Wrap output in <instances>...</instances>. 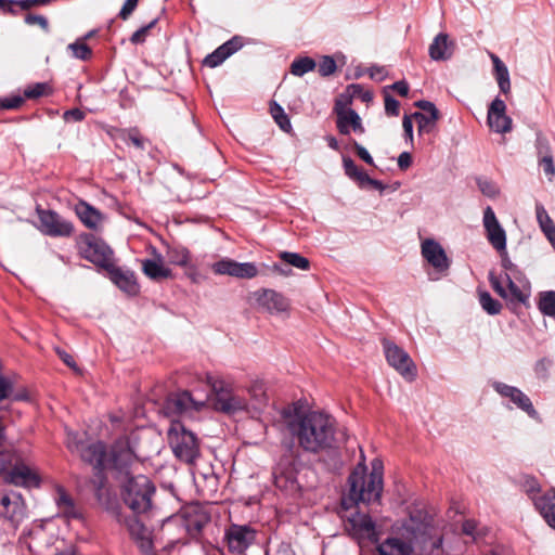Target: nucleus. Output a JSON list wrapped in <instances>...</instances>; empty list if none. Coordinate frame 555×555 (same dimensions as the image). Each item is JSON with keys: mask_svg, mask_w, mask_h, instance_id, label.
<instances>
[{"mask_svg": "<svg viewBox=\"0 0 555 555\" xmlns=\"http://www.w3.org/2000/svg\"><path fill=\"white\" fill-rule=\"evenodd\" d=\"M365 457L350 473L348 477L349 490L341 499V518L349 535L359 544L366 542L376 543L378 531L376 525L369 514L358 512L359 503L370 504L380 499L383 492V463L380 460H373L372 472L367 474Z\"/></svg>", "mask_w": 555, "mask_h": 555, "instance_id": "f257e3e1", "label": "nucleus"}, {"mask_svg": "<svg viewBox=\"0 0 555 555\" xmlns=\"http://www.w3.org/2000/svg\"><path fill=\"white\" fill-rule=\"evenodd\" d=\"M286 429L304 452L318 454L336 446V421L327 413L309 411L286 421Z\"/></svg>", "mask_w": 555, "mask_h": 555, "instance_id": "f03ea898", "label": "nucleus"}, {"mask_svg": "<svg viewBox=\"0 0 555 555\" xmlns=\"http://www.w3.org/2000/svg\"><path fill=\"white\" fill-rule=\"evenodd\" d=\"M502 256V267L505 272L496 275L489 273V282L493 291L503 299L517 302H526L529 297L530 284L525 274L514 264L505 251H499Z\"/></svg>", "mask_w": 555, "mask_h": 555, "instance_id": "7ed1b4c3", "label": "nucleus"}, {"mask_svg": "<svg viewBox=\"0 0 555 555\" xmlns=\"http://www.w3.org/2000/svg\"><path fill=\"white\" fill-rule=\"evenodd\" d=\"M5 454L8 469L3 480L7 485L28 490L40 487L41 477L30 448H12Z\"/></svg>", "mask_w": 555, "mask_h": 555, "instance_id": "20e7f679", "label": "nucleus"}, {"mask_svg": "<svg viewBox=\"0 0 555 555\" xmlns=\"http://www.w3.org/2000/svg\"><path fill=\"white\" fill-rule=\"evenodd\" d=\"M156 487L145 475L127 476L120 490L121 500L135 515H144L153 507Z\"/></svg>", "mask_w": 555, "mask_h": 555, "instance_id": "39448f33", "label": "nucleus"}, {"mask_svg": "<svg viewBox=\"0 0 555 555\" xmlns=\"http://www.w3.org/2000/svg\"><path fill=\"white\" fill-rule=\"evenodd\" d=\"M168 443L177 459L192 464L199 456V441L197 436L181 421H171L167 431Z\"/></svg>", "mask_w": 555, "mask_h": 555, "instance_id": "423d86ee", "label": "nucleus"}, {"mask_svg": "<svg viewBox=\"0 0 555 555\" xmlns=\"http://www.w3.org/2000/svg\"><path fill=\"white\" fill-rule=\"evenodd\" d=\"M76 245L83 259L101 269L106 270L114 263L113 249L92 233H81L76 240Z\"/></svg>", "mask_w": 555, "mask_h": 555, "instance_id": "0eeeda50", "label": "nucleus"}, {"mask_svg": "<svg viewBox=\"0 0 555 555\" xmlns=\"http://www.w3.org/2000/svg\"><path fill=\"white\" fill-rule=\"evenodd\" d=\"M382 345L388 364L405 380L413 382L417 376V370L409 353L386 338L382 340Z\"/></svg>", "mask_w": 555, "mask_h": 555, "instance_id": "6e6552de", "label": "nucleus"}, {"mask_svg": "<svg viewBox=\"0 0 555 555\" xmlns=\"http://www.w3.org/2000/svg\"><path fill=\"white\" fill-rule=\"evenodd\" d=\"M27 516V505L23 494L13 489L0 490V518L18 526Z\"/></svg>", "mask_w": 555, "mask_h": 555, "instance_id": "1a4fd4ad", "label": "nucleus"}, {"mask_svg": "<svg viewBox=\"0 0 555 555\" xmlns=\"http://www.w3.org/2000/svg\"><path fill=\"white\" fill-rule=\"evenodd\" d=\"M39 225L38 230L51 237H69L75 231L72 221L62 218L56 211L51 209H36Z\"/></svg>", "mask_w": 555, "mask_h": 555, "instance_id": "9d476101", "label": "nucleus"}, {"mask_svg": "<svg viewBox=\"0 0 555 555\" xmlns=\"http://www.w3.org/2000/svg\"><path fill=\"white\" fill-rule=\"evenodd\" d=\"M137 461V455L131 447L130 439L126 436L119 437L111 446L106 456V467L114 468L127 476L128 468Z\"/></svg>", "mask_w": 555, "mask_h": 555, "instance_id": "9b49d317", "label": "nucleus"}, {"mask_svg": "<svg viewBox=\"0 0 555 555\" xmlns=\"http://www.w3.org/2000/svg\"><path fill=\"white\" fill-rule=\"evenodd\" d=\"M256 530L247 525H231L225 531L229 552L242 555L256 540Z\"/></svg>", "mask_w": 555, "mask_h": 555, "instance_id": "f8f14e48", "label": "nucleus"}, {"mask_svg": "<svg viewBox=\"0 0 555 555\" xmlns=\"http://www.w3.org/2000/svg\"><path fill=\"white\" fill-rule=\"evenodd\" d=\"M182 521L188 534L197 538L210 522V513L204 505L190 504L182 511Z\"/></svg>", "mask_w": 555, "mask_h": 555, "instance_id": "ddd939ff", "label": "nucleus"}, {"mask_svg": "<svg viewBox=\"0 0 555 555\" xmlns=\"http://www.w3.org/2000/svg\"><path fill=\"white\" fill-rule=\"evenodd\" d=\"M204 406L203 401L193 399L189 391H181L171 393L167 397L164 403V412L171 415H192L193 412H198Z\"/></svg>", "mask_w": 555, "mask_h": 555, "instance_id": "4468645a", "label": "nucleus"}, {"mask_svg": "<svg viewBox=\"0 0 555 555\" xmlns=\"http://www.w3.org/2000/svg\"><path fill=\"white\" fill-rule=\"evenodd\" d=\"M212 388L216 392L215 406L218 411L234 414L247 410L248 403L246 399L235 393L232 389L225 388L222 382L215 383Z\"/></svg>", "mask_w": 555, "mask_h": 555, "instance_id": "2eb2a0df", "label": "nucleus"}, {"mask_svg": "<svg viewBox=\"0 0 555 555\" xmlns=\"http://www.w3.org/2000/svg\"><path fill=\"white\" fill-rule=\"evenodd\" d=\"M124 525L141 553L143 555H154L152 531L135 516L126 517Z\"/></svg>", "mask_w": 555, "mask_h": 555, "instance_id": "dca6fc26", "label": "nucleus"}, {"mask_svg": "<svg viewBox=\"0 0 555 555\" xmlns=\"http://www.w3.org/2000/svg\"><path fill=\"white\" fill-rule=\"evenodd\" d=\"M211 268L215 274L237 279H253L258 275V269L254 262H237L230 258L215 262Z\"/></svg>", "mask_w": 555, "mask_h": 555, "instance_id": "f3484780", "label": "nucleus"}, {"mask_svg": "<svg viewBox=\"0 0 555 555\" xmlns=\"http://www.w3.org/2000/svg\"><path fill=\"white\" fill-rule=\"evenodd\" d=\"M483 227L486 236L491 246L498 251H505L506 248V233L500 224L493 209L488 206L483 210Z\"/></svg>", "mask_w": 555, "mask_h": 555, "instance_id": "a211bd4d", "label": "nucleus"}, {"mask_svg": "<svg viewBox=\"0 0 555 555\" xmlns=\"http://www.w3.org/2000/svg\"><path fill=\"white\" fill-rule=\"evenodd\" d=\"M492 387L500 396L508 398L518 409L526 412L530 417H537L538 412L530 398L519 388L501 382H494Z\"/></svg>", "mask_w": 555, "mask_h": 555, "instance_id": "6ab92c4d", "label": "nucleus"}, {"mask_svg": "<svg viewBox=\"0 0 555 555\" xmlns=\"http://www.w3.org/2000/svg\"><path fill=\"white\" fill-rule=\"evenodd\" d=\"M256 304L270 313L285 312L289 308L288 299L271 288H261L253 293Z\"/></svg>", "mask_w": 555, "mask_h": 555, "instance_id": "aec40b11", "label": "nucleus"}, {"mask_svg": "<svg viewBox=\"0 0 555 555\" xmlns=\"http://www.w3.org/2000/svg\"><path fill=\"white\" fill-rule=\"evenodd\" d=\"M506 104L500 99L495 98L488 108L487 122L489 127L498 133H506L512 131L513 120L506 115Z\"/></svg>", "mask_w": 555, "mask_h": 555, "instance_id": "412c9836", "label": "nucleus"}, {"mask_svg": "<svg viewBox=\"0 0 555 555\" xmlns=\"http://www.w3.org/2000/svg\"><path fill=\"white\" fill-rule=\"evenodd\" d=\"M108 273L111 281L122 292L130 296H135L140 292V285L137 281L135 274L131 270H124L113 263L105 270Z\"/></svg>", "mask_w": 555, "mask_h": 555, "instance_id": "4be33fe9", "label": "nucleus"}, {"mask_svg": "<svg viewBox=\"0 0 555 555\" xmlns=\"http://www.w3.org/2000/svg\"><path fill=\"white\" fill-rule=\"evenodd\" d=\"M244 46L243 37L234 36L221 46H219L215 51L208 54L204 61L203 65L209 68H215L221 65L228 57L233 55Z\"/></svg>", "mask_w": 555, "mask_h": 555, "instance_id": "5701e85b", "label": "nucleus"}, {"mask_svg": "<svg viewBox=\"0 0 555 555\" xmlns=\"http://www.w3.org/2000/svg\"><path fill=\"white\" fill-rule=\"evenodd\" d=\"M422 256L439 273L447 272L450 267L446 251L439 243L431 238L422 243Z\"/></svg>", "mask_w": 555, "mask_h": 555, "instance_id": "b1692460", "label": "nucleus"}, {"mask_svg": "<svg viewBox=\"0 0 555 555\" xmlns=\"http://www.w3.org/2000/svg\"><path fill=\"white\" fill-rule=\"evenodd\" d=\"M74 211L80 222L89 230L99 231L102 229L105 220L104 214L88 202L79 199L74 206Z\"/></svg>", "mask_w": 555, "mask_h": 555, "instance_id": "393cba45", "label": "nucleus"}, {"mask_svg": "<svg viewBox=\"0 0 555 555\" xmlns=\"http://www.w3.org/2000/svg\"><path fill=\"white\" fill-rule=\"evenodd\" d=\"M153 259H144L141 261L143 273L153 281H159L172 278L170 268L164 266L163 256L155 247H152Z\"/></svg>", "mask_w": 555, "mask_h": 555, "instance_id": "a878e982", "label": "nucleus"}, {"mask_svg": "<svg viewBox=\"0 0 555 555\" xmlns=\"http://www.w3.org/2000/svg\"><path fill=\"white\" fill-rule=\"evenodd\" d=\"M82 461L92 465L95 469L103 470L106 468V446L102 441L90 443L79 449Z\"/></svg>", "mask_w": 555, "mask_h": 555, "instance_id": "bb28decb", "label": "nucleus"}, {"mask_svg": "<svg viewBox=\"0 0 555 555\" xmlns=\"http://www.w3.org/2000/svg\"><path fill=\"white\" fill-rule=\"evenodd\" d=\"M55 503L59 509V515L62 517L67 520L82 519L81 508L74 502L63 487H59L56 489Z\"/></svg>", "mask_w": 555, "mask_h": 555, "instance_id": "cd10ccee", "label": "nucleus"}, {"mask_svg": "<svg viewBox=\"0 0 555 555\" xmlns=\"http://www.w3.org/2000/svg\"><path fill=\"white\" fill-rule=\"evenodd\" d=\"M379 555H412L414 545L411 539L389 537L377 545Z\"/></svg>", "mask_w": 555, "mask_h": 555, "instance_id": "c85d7f7f", "label": "nucleus"}, {"mask_svg": "<svg viewBox=\"0 0 555 555\" xmlns=\"http://www.w3.org/2000/svg\"><path fill=\"white\" fill-rule=\"evenodd\" d=\"M336 127L340 134L347 135L352 131L357 133H364L365 129L362 125L359 114L354 109H350L345 114L336 117Z\"/></svg>", "mask_w": 555, "mask_h": 555, "instance_id": "c756f323", "label": "nucleus"}, {"mask_svg": "<svg viewBox=\"0 0 555 555\" xmlns=\"http://www.w3.org/2000/svg\"><path fill=\"white\" fill-rule=\"evenodd\" d=\"M534 506L552 528H555V491L551 490L534 499Z\"/></svg>", "mask_w": 555, "mask_h": 555, "instance_id": "7c9ffc66", "label": "nucleus"}, {"mask_svg": "<svg viewBox=\"0 0 555 555\" xmlns=\"http://www.w3.org/2000/svg\"><path fill=\"white\" fill-rule=\"evenodd\" d=\"M449 36L444 33L438 34L429 46V56L434 61H444L451 57L452 48Z\"/></svg>", "mask_w": 555, "mask_h": 555, "instance_id": "2f4dec72", "label": "nucleus"}, {"mask_svg": "<svg viewBox=\"0 0 555 555\" xmlns=\"http://www.w3.org/2000/svg\"><path fill=\"white\" fill-rule=\"evenodd\" d=\"M490 59L493 63L494 76L498 81L501 92L507 94L511 91L509 73L506 65L500 60V57L491 53Z\"/></svg>", "mask_w": 555, "mask_h": 555, "instance_id": "473e14b6", "label": "nucleus"}, {"mask_svg": "<svg viewBox=\"0 0 555 555\" xmlns=\"http://www.w3.org/2000/svg\"><path fill=\"white\" fill-rule=\"evenodd\" d=\"M535 215L542 232L545 234L551 245L555 248V224L553 220L548 216L545 208L540 204L535 206Z\"/></svg>", "mask_w": 555, "mask_h": 555, "instance_id": "72a5a7b5", "label": "nucleus"}, {"mask_svg": "<svg viewBox=\"0 0 555 555\" xmlns=\"http://www.w3.org/2000/svg\"><path fill=\"white\" fill-rule=\"evenodd\" d=\"M118 138L127 145L132 144L135 149L144 151L150 143L149 139L144 138L137 127L129 129L118 130Z\"/></svg>", "mask_w": 555, "mask_h": 555, "instance_id": "f704fd0d", "label": "nucleus"}, {"mask_svg": "<svg viewBox=\"0 0 555 555\" xmlns=\"http://www.w3.org/2000/svg\"><path fill=\"white\" fill-rule=\"evenodd\" d=\"M166 256L171 264L186 267L191 255L188 248L180 245H167Z\"/></svg>", "mask_w": 555, "mask_h": 555, "instance_id": "c9c22d12", "label": "nucleus"}, {"mask_svg": "<svg viewBox=\"0 0 555 555\" xmlns=\"http://www.w3.org/2000/svg\"><path fill=\"white\" fill-rule=\"evenodd\" d=\"M343 166L346 176L357 181L361 186L363 185V180L369 179V175L359 168L350 157H343Z\"/></svg>", "mask_w": 555, "mask_h": 555, "instance_id": "e433bc0d", "label": "nucleus"}, {"mask_svg": "<svg viewBox=\"0 0 555 555\" xmlns=\"http://www.w3.org/2000/svg\"><path fill=\"white\" fill-rule=\"evenodd\" d=\"M53 92L52 87L48 82H36L24 89V98L36 100L42 96H49Z\"/></svg>", "mask_w": 555, "mask_h": 555, "instance_id": "4c0bfd02", "label": "nucleus"}, {"mask_svg": "<svg viewBox=\"0 0 555 555\" xmlns=\"http://www.w3.org/2000/svg\"><path fill=\"white\" fill-rule=\"evenodd\" d=\"M315 66H317V63L313 59H311L309 56L298 57L293 61V63L291 65V73L294 76L301 77L305 74L313 70L315 68Z\"/></svg>", "mask_w": 555, "mask_h": 555, "instance_id": "58836bf2", "label": "nucleus"}, {"mask_svg": "<svg viewBox=\"0 0 555 555\" xmlns=\"http://www.w3.org/2000/svg\"><path fill=\"white\" fill-rule=\"evenodd\" d=\"M270 114L283 131L288 132L292 129L289 118L284 108L274 101L270 104Z\"/></svg>", "mask_w": 555, "mask_h": 555, "instance_id": "ea45409f", "label": "nucleus"}, {"mask_svg": "<svg viewBox=\"0 0 555 555\" xmlns=\"http://www.w3.org/2000/svg\"><path fill=\"white\" fill-rule=\"evenodd\" d=\"M538 306L542 314L555 317V292L547 291L541 293Z\"/></svg>", "mask_w": 555, "mask_h": 555, "instance_id": "a19ab883", "label": "nucleus"}, {"mask_svg": "<svg viewBox=\"0 0 555 555\" xmlns=\"http://www.w3.org/2000/svg\"><path fill=\"white\" fill-rule=\"evenodd\" d=\"M280 258L289 266H293L300 270H309L310 261L308 258L292 251H282Z\"/></svg>", "mask_w": 555, "mask_h": 555, "instance_id": "79ce46f5", "label": "nucleus"}, {"mask_svg": "<svg viewBox=\"0 0 555 555\" xmlns=\"http://www.w3.org/2000/svg\"><path fill=\"white\" fill-rule=\"evenodd\" d=\"M479 302L482 309L490 315L499 314L503 307L502 304L494 299L488 292H481L479 294Z\"/></svg>", "mask_w": 555, "mask_h": 555, "instance_id": "37998d69", "label": "nucleus"}, {"mask_svg": "<svg viewBox=\"0 0 555 555\" xmlns=\"http://www.w3.org/2000/svg\"><path fill=\"white\" fill-rule=\"evenodd\" d=\"M412 117L417 121V130L421 135L424 133H430L435 129L438 120L431 119V116L422 112H415Z\"/></svg>", "mask_w": 555, "mask_h": 555, "instance_id": "c03bdc74", "label": "nucleus"}, {"mask_svg": "<svg viewBox=\"0 0 555 555\" xmlns=\"http://www.w3.org/2000/svg\"><path fill=\"white\" fill-rule=\"evenodd\" d=\"M274 483L279 489L294 491L298 485L293 473L288 475L284 473H274Z\"/></svg>", "mask_w": 555, "mask_h": 555, "instance_id": "a18cd8bd", "label": "nucleus"}, {"mask_svg": "<svg viewBox=\"0 0 555 555\" xmlns=\"http://www.w3.org/2000/svg\"><path fill=\"white\" fill-rule=\"evenodd\" d=\"M68 49L73 52L74 57L81 61H87L92 56L91 48L83 40H77L70 43Z\"/></svg>", "mask_w": 555, "mask_h": 555, "instance_id": "49530a36", "label": "nucleus"}, {"mask_svg": "<svg viewBox=\"0 0 555 555\" xmlns=\"http://www.w3.org/2000/svg\"><path fill=\"white\" fill-rule=\"evenodd\" d=\"M534 146L538 160L544 158V156H553L550 141L541 131L537 132Z\"/></svg>", "mask_w": 555, "mask_h": 555, "instance_id": "de8ad7c7", "label": "nucleus"}, {"mask_svg": "<svg viewBox=\"0 0 555 555\" xmlns=\"http://www.w3.org/2000/svg\"><path fill=\"white\" fill-rule=\"evenodd\" d=\"M521 489L533 500L537 499L534 495L541 490V486L538 479L533 476L525 475L520 479Z\"/></svg>", "mask_w": 555, "mask_h": 555, "instance_id": "09e8293b", "label": "nucleus"}, {"mask_svg": "<svg viewBox=\"0 0 555 555\" xmlns=\"http://www.w3.org/2000/svg\"><path fill=\"white\" fill-rule=\"evenodd\" d=\"M477 185L480 192L490 198L496 197L500 193L498 185L489 179L478 178Z\"/></svg>", "mask_w": 555, "mask_h": 555, "instance_id": "8fccbe9b", "label": "nucleus"}, {"mask_svg": "<svg viewBox=\"0 0 555 555\" xmlns=\"http://www.w3.org/2000/svg\"><path fill=\"white\" fill-rule=\"evenodd\" d=\"M158 22V18H154L149 24L140 27L138 30H135L132 36L130 37V41L133 44H140L143 43L146 39V36L149 35V31L156 26Z\"/></svg>", "mask_w": 555, "mask_h": 555, "instance_id": "3c124183", "label": "nucleus"}, {"mask_svg": "<svg viewBox=\"0 0 555 555\" xmlns=\"http://www.w3.org/2000/svg\"><path fill=\"white\" fill-rule=\"evenodd\" d=\"M25 101L24 94H11L0 99V108L1 109H17L20 108Z\"/></svg>", "mask_w": 555, "mask_h": 555, "instance_id": "603ef678", "label": "nucleus"}, {"mask_svg": "<svg viewBox=\"0 0 555 555\" xmlns=\"http://www.w3.org/2000/svg\"><path fill=\"white\" fill-rule=\"evenodd\" d=\"M13 378L0 374V402L10 400L11 396H13Z\"/></svg>", "mask_w": 555, "mask_h": 555, "instance_id": "864d4df0", "label": "nucleus"}, {"mask_svg": "<svg viewBox=\"0 0 555 555\" xmlns=\"http://www.w3.org/2000/svg\"><path fill=\"white\" fill-rule=\"evenodd\" d=\"M336 68L335 60L332 56L325 55L319 63L318 72L322 77H328L335 73Z\"/></svg>", "mask_w": 555, "mask_h": 555, "instance_id": "5fc2aeb1", "label": "nucleus"}, {"mask_svg": "<svg viewBox=\"0 0 555 555\" xmlns=\"http://www.w3.org/2000/svg\"><path fill=\"white\" fill-rule=\"evenodd\" d=\"M385 113L388 116H398L400 112V103L391 96L386 90L384 92Z\"/></svg>", "mask_w": 555, "mask_h": 555, "instance_id": "6e6d98bb", "label": "nucleus"}, {"mask_svg": "<svg viewBox=\"0 0 555 555\" xmlns=\"http://www.w3.org/2000/svg\"><path fill=\"white\" fill-rule=\"evenodd\" d=\"M249 393H250L251 398H254L256 400L258 405L266 403L267 398H266V391H264V387H263L262 383H255L250 387Z\"/></svg>", "mask_w": 555, "mask_h": 555, "instance_id": "4d7b16f0", "label": "nucleus"}, {"mask_svg": "<svg viewBox=\"0 0 555 555\" xmlns=\"http://www.w3.org/2000/svg\"><path fill=\"white\" fill-rule=\"evenodd\" d=\"M202 478L205 481V487L203 488L204 494H214L217 492L218 489V477L215 474L210 475H203Z\"/></svg>", "mask_w": 555, "mask_h": 555, "instance_id": "13d9d810", "label": "nucleus"}, {"mask_svg": "<svg viewBox=\"0 0 555 555\" xmlns=\"http://www.w3.org/2000/svg\"><path fill=\"white\" fill-rule=\"evenodd\" d=\"M538 164L540 167H542L548 180L552 181V179L555 176V165L553 156H544V158L538 160Z\"/></svg>", "mask_w": 555, "mask_h": 555, "instance_id": "bf43d9fd", "label": "nucleus"}, {"mask_svg": "<svg viewBox=\"0 0 555 555\" xmlns=\"http://www.w3.org/2000/svg\"><path fill=\"white\" fill-rule=\"evenodd\" d=\"M416 106L421 108L423 113L427 114L428 116H431V119H439V111L437 109L434 103L422 100L416 102Z\"/></svg>", "mask_w": 555, "mask_h": 555, "instance_id": "052dcab7", "label": "nucleus"}, {"mask_svg": "<svg viewBox=\"0 0 555 555\" xmlns=\"http://www.w3.org/2000/svg\"><path fill=\"white\" fill-rule=\"evenodd\" d=\"M25 23L27 25H39L43 30H49V22L43 15L27 14Z\"/></svg>", "mask_w": 555, "mask_h": 555, "instance_id": "680f3d73", "label": "nucleus"}, {"mask_svg": "<svg viewBox=\"0 0 555 555\" xmlns=\"http://www.w3.org/2000/svg\"><path fill=\"white\" fill-rule=\"evenodd\" d=\"M139 3V0H126L118 16L126 21L134 12Z\"/></svg>", "mask_w": 555, "mask_h": 555, "instance_id": "e2e57ef3", "label": "nucleus"}, {"mask_svg": "<svg viewBox=\"0 0 555 555\" xmlns=\"http://www.w3.org/2000/svg\"><path fill=\"white\" fill-rule=\"evenodd\" d=\"M353 145V149L357 153V155L364 162L366 163L367 165L370 166H374V160L372 158V156L370 155V153L367 152V150L365 147H363L361 144H359L357 141H353L352 143Z\"/></svg>", "mask_w": 555, "mask_h": 555, "instance_id": "0e129e2a", "label": "nucleus"}, {"mask_svg": "<svg viewBox=\"0 0 555 555\" xmlns=\"http://www.w3.org/2000/svg\"><path fill=\"white\" fill-rule=\"evenodd\" d=\"M86 117V114L79 108L67 109L63 114V119L65 121H82Z\"/></svg>", "mask_w": 555, "mask_h": 555, "instance_id": "69168bd1", "label": "nucleus"}, {"mask_svg": "<svg viewBox=\"0 0 555 555\" xmlns=\"http://www.w3.org/2000/svg\"><path fill=\"white\" fill-rule=\"evenodd\" d=\"M350 100L348 98L339 96L335 100L334 104V113L336 114V117L340 114H345L346 112L350 111L349 107Z\"/></svg>", "mask_w": 555, "mask_h": 555, "instance_id": "338daca9", "label": "nucleus"}, {"mask_svg": "<svg viewBox=\"0 0 555 555\" xmlns=\"http://www.w3.org/2000/svg\"><path fill=\"white\" fill-rule=\"evenodd\" d=\"M412 116L404 115L402 119V127L404 132V138L406 141H413V121Z\"/></svg>", "mask_w": 555, "mask_h": 555, "instance_id": "774afa93", "label": "nucleus"}]
</instances>
